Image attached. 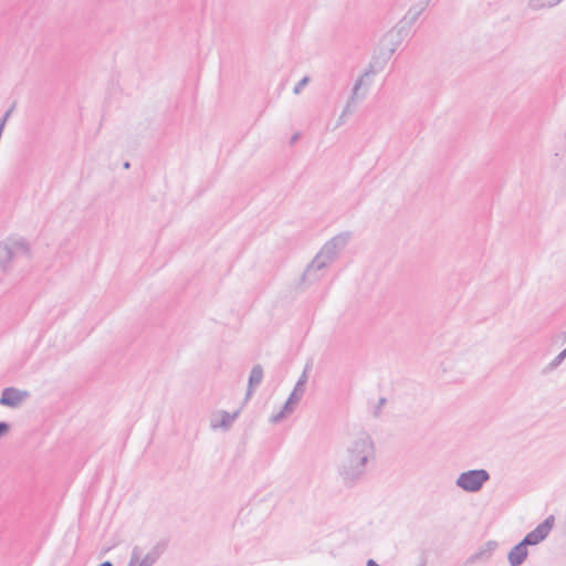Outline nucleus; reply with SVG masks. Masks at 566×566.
I'll return each mask as SVG.
<instances>
[{
  "label": "nucleus",
  "instance_id": "1",
  "mask_svg": "<svg viewBox=\"0 0 566 566\" xmlns=\"http://www.w3.org/2000/svg\"><path fill=\"white\" fill-rule=\"evenodd\" d=\"M376 463V447L371 437L361 432L352 439L337 463V473L345 488L361 483Z\"/></svg>",
  "mask_w": 566,
  "mask_h": 566
},
{
  "label": "nucleus",
  "instance_id": "2",
  "mask_svg": "<svg viewBox=\"0 0 566 566\" xmlns=\"http://www.w3.org/2000/svg\"><path fill=\"white\" fill-rule=\"evenodd\" d=\"M31 249L24 239H8L0 242V268L3 272L12 269L19 261L29 262Z\"/></svg>",
  "mask_w": 566,
  "mask_h": 566
},
{
  "label": "nucleus",
  "instance_id": "3",
  "mask_svg": "<svg viewBox=\"0 0 566 566\" xmlns=\"http://www.w3.org/2000/svg\"><path fill=\"white\" fill-rule=\"evenodd\" d=\"M490 478L491 475L485 469L468 470L459 474L455 485L468 493H476L483 489Z\"/></svg>",
  "mask_w": 566,
  "mask_h": 566
},
{
  "label": "nucleus",
  "instance_id": "4",
  "mask_svg": "<svg viewBox=\"0 0 566 566\" xmlns=\"http://www.w3.org/2000/svg\"><path fill=\"white\" fill-rule=\"evenodd\" d=\"M554 515H549L542 523H539L533 531L527 533L522 542L526 546H534L543 542L551 533L554 526Z\"/></svg>",
  "mask_w": 566,
  "mask_h": 566
},
{
  "label": "nucleus",
  "instance_id": "5",
  "mask_svg": "<svg viewBox=\"0 0 566 566\" xmlns=\"http://www.w3.org/2000/svg\"><path fill=\"white\" fill-rule=\"evenodd\" d=\"M350 239L349 232H343L335 237H333L331 240H328L323 248L321 249L319 253L328 261H333L337 253L344 249L348 241Z\"/></svg>",
  "mask_w": 566,
  "mask_h": 566
},
{
  "label": "nucleus",
  "instance_id": "6",
  "mask_svg": "<svg viewBox=\"0 0 566 566\" xmlns=\"http://www.w3.org/2000/svg\"><path fill=\"white\" fill-rule=\"evenodd\" d=\"M329 262L318 252L312 262L306 266L301 281L303 283H314L319 280L318 271L325 269Z\"/></svg>",
  "mask_w": 566,
  "mask_h": 566
},
{
  "label": "nucleus",
  "instance_id": "7",
  "mask_svg": "<svg viewBox=\"0 0 566 566\" xmlns=\"http://www.w3.org/2000/svg\"><path fill=\"white\" fill-rule=\"evenodd\" d=\"M304 392L305 391L303 389L294 387L292 392L290 394L287 400L283 405L282 409L277 413L272 416L271 422L279 423L289 413H291L294 410V408L296 407V405L300 402V400L302 399Z\"/></svg>",
  "mask_w": 566,
  "mask_h": 566
},
{
  "label": "nucleus",
  "instance_id": "8",
  "mask_svg": "<svg viewBox=\"0 0 566 566\" xmlns=\"http://www.w3.org/2000/svg\"><path fill=\"white\" fill-rule=\"evenodd\" d=\"M28 396L29 392L25 390H20L14 387H7L2 390L0 405L10 408H17L24 401Z\"/></svg>",
  "mask_w": 566,
  "mask_h": 566
},
{
  "label": "nucleus",
  "instance_id": "9",
  "mask_svg": "<svg viewBox=\"0 0 566 566\" xmlns=\"http://www.w3.org/2000/svg\"><path fill=\"white\" fill-rule=\"evenodd\" d=\"M163 548L156 545L150 552H148L142 560H139V548L136 546L133 549L132 558L128 566H153L160 557Z\"/></svg>",
  "mask_w": 566,
  "mask_h": 566
},
{
  "label": "nucleus",
  "instance_id": "10",
  "mask_svg": "<svg viewBox=\"0 0 566 566\" xmlns=\"http://www.w3.org/2000/svg\"><path fill=\"white\" fill-rule=\"evenodd\" d=\"M373 73H374V70H373V66L370 65V67L367 71H365V73L355 82L353 91H352V95H350L340 117H339V120H342L346 114L352 113V106H354L356 104L357 99H363L365 97V93L361 96H359V90L361 88V86L364 84V78L366 76H369Z\"/></svg>",
  "mask_w": 566,
  "mask_h": 566
},
{
  "label": "nucleus",
  "instance_id": "11",
  "mask_svg": "<svg viewBox=\"0 0 566 566\" xmlns=\"http://www.w3.org/2000/svg\"><path fill=\"white\" fill-rule=\"evenodd\" d=\"M527 546L521 541L507 554V560L511 566H521L527 558Z\"/></svg>",
  "mask_w": 566,
  "mask_h": 566
},
{
  "label": "nucleus",
  "instance_id": "12",
  "mask_svg": "<svg viewBox=\"0 0 566 566\" xmlns=\"http://www.w3.org/2000/svg\"><path fill=\"white\" fill-rule=\"evenodd\" d=\"M263 375V367L260 364H256L252 367L249 376L245 400L250 399V397L253 395L254 388L262 382Z\"/></svg>",
  "mask_w": 566,
  "mask_h": 566
},
{
  "label": "nucleus",
  "instance_id": "13",
  "mask_svg": "<svg viewBox=\"0 0 566 566\" xmlns=\"http://www.w3.org/2000/svg\"><path fill=\"white\" fill-rule=\"evenodd\" d=\"M496 542L489 541L485 543L484 546H482L476 553L471 555L468 559V563H476L480 560H488L492 556L493 551L496 547Z\"/></svg>",
  "mask_w": 566,
  "mask_h": 566
},
{
  "label": "nucleus",
  "instance_id": "14",
  "mask_svg": "<svg viewBox=\"0 0 566 566\" xmlns=\"http://www.w3.org/2000/svg\"><path fill=\"white\" fill-rule=\"evenodd\" d=\"M429 1L430 0H427V2L423 6H416L410 8L406 15L403 17V19L401 20V22L408 25L415 23L422 13V11L424 10Z\"/></svg>",
  "mask_w": 566,
  "mask_h": 566
},
{
  "label": "nucleus",
  "instance_id": "15",
  "mask_svg": "<svg viewBox=\"0 0 566 566\" xmlns=\"http://www.w3.org/2000/svg\"><path fill=\"white\" fill-rule=\"evenodd\" d=\"M240 410L234 411L233 413H229L228 411L221 412V419L218 424H212L213 428L220 427L223 430H228L232 422L238 418Z\"/></svg>",
  "mask_w": 566,
  "mask_h": 566
},
{
  "label": "nucleus",
  "instance_id": "16",
  "mask_svg": "<svg viewBox=\"0 0 566 566\" xmlns=\"http://www.w3.org/2000/svg\"><path fill=\"white\" fill-rule=\"evenodd\" d=\"M562 0H530L528 7L532 10H542L545 8H553L557 6Z\"/></svg>",
  "mask_w": 566,
  "mask_h": 566
},
{
  "label": "nucleus",
  "instance_id": "17",
  "mask_svg": "<svg viewBox=\"0 0 566 566\" xmlns=\"http://www.w3.org/2000/svg\"><path fill=\"white\" fill-rule=\"evenodd\" d=\"M566 358V353L560 352L544 369L543 374L546 375L556 369Z\"/></svg>",
  "mask_w": 566,
  "mask_h": 566
},
{
  "label": "nucleus",
  "instance_id": "18",
  "mask_svg": "<svg viewBox=\"0 0 566 566\" xmlns=\"http://www.w3.org/2000/svg\"><path fill=\"white\" fill-rule=\"evenodd\" d=\"M310 82V77L308 76H304L293 88V93L294 94H300L302 92V90L304 88V86H306Z\"/></svg>",
  "mask_w": 566,
  "mask_h": 566
},
{
  "label": "nucleus",
  "instance_id": "19",
  "mask_svg": "<svg viewBox=\"0 0 566 566\" xmlns=\"http://www.w3.org/2000/svg\"><path fill=\"white\" fill-rule=\"evenodd\" d=\"M387 402V399L381 397L379 400H378V403L375 406L374 410H373V416L375 418H378L381 413V409L382 407L385 406V403Z\"/></svg>",
  "mask_w": 566,
  "mask_h": 566
},
{
  "label": "nucleus",
  "instance_id": "20",
  "mask_svg": "<svg viewBox=\"0 0 566 566\" xmlns=\"http://www.w3.org/2000/svg\"><path fill=\"white\" fill-rule=\"evenodd\" d=\"M307 382V374L306 369L302 373L301 377L296 381L295 386L296 388L303 389L305 391V385Z\"/></svg>",
  "mask_w": 566,
  "mask_h": 566
},
{
  "label": "nucleus",
  "instance_id": "21",
  "mask_svg": "<svg viewBox=\"0 0 566 566\" xmlns=\"http://www.w3.org/2000/svg\"><path fill=\"white\" fill-rule=\"evenodd\" d=\"M10 423L7 421H0V438L10 431Z\"/></svg>",
  "mask_w": 566,
  "mask_h": 566
},
{
  "label": "nucleus",
  "instance_id": "22",
  "mask_svg": "<svg viewBox=\"0 0 566 566\" xmlns=\"http://www.w3.org/2000/svg\"><path fill=\"white\" fill-rule=\"evenodd\" d=\"M11 111H12L11 108H10L9 111H7V112L3 114V116H2V118H1V120H0V123H3V127L6 126V123H7V120H8L9 116H10V114H11Z\"/></svg>",
  "mask_w": 566,
  "mask_h": 566
},
{
  "label": "nucleus",
  "instance_id": "23",
  "mask_svg": "<svg viewBox=\"0 0 566 566\" xmlns=\"http://www.w3.org/2000/svg\"><path fill=\"white\" fill-rule=\"evenodd\" d=\"M300 137H301L300 133H295L294 135H292V137L290 139V144L291 145L295 144L300 139Z\"/></svg>",
  "mask_w": 566,
  "mask_h": 566
},
{
  "label": "nucleus",
  "instance_id": "24",
  "mask_svg": "<svg viewBox=\"0 0 566 566\" xmlns=\"http://www.w3.org/2000/svg\"><path fill=\"white\" fill-rule=\"evenodd\" d=\"M366 566H380V565H378L376 560L370 558L367 560Z\"/></svg>",
  "mask_w": 566,
  "mask_h": 566
},
{
  "label": "nucleus",
  "instance_id": "25",
  "mask_svg": "<svg viewBox=\"0 0 566 566\" xmlns=\"http://www.w3.org/2000/svg\"><path fill=\"white\" fill-rule=\"evenodd\" d=\"M97 566H114V565H113V563H112V562H109V560H105V562L101 563V564H99V565H97Z\"/></svg>",
  "mask_w": 566,
  "mask_h": 566
},
{
  "label": "nucleus",
  "instance_id": "26",
  "mask_svg": "<svg viewBox=\"0 0 566 566\" xmlns=\"http://www.w3.org/2000/svg\"><path fill=\"white\" fill-rule=\"evenodd\" d=\"M418 566H427V559L426 557H421L420 564Z\"/></svg>",
  "mask_w": 566,
  "mask_h": 566
},
{
  "label": "nucleus",
  "instance_id": "27",
  "mask_svg": "<svg viewBox=\"0 0 566 566\" xmlns=\"http://www.w3.org/2000/svg\"><path fill=\"white\" fill-rule=\"evenodd\" d=\"M129 167H130V163H129V161H125V163H124V168H125V169H128Z\"/></svg>",
  "mask_w": 566,
  "mask_h": 566
}]
</instances>
